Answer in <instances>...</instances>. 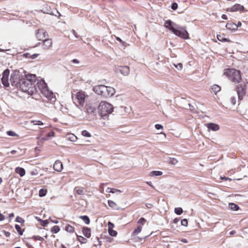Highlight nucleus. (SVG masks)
Masks as SVG:
<instances>
[{
    "mask_svg": "<svg viewBox=\"0 0 248 248\" xmlns=\"http://www.w3.org/2000/svg\"><path fill=\"white\" fill-rule=\"evenodd\" d=\"M33 78H20V89L29 95H32L36 91V88L31 83Z\"/></svg>",
    "mask_w": 248,
    "mask_h": 248,
    "instance_id": "nucleus-1",
    "label": "nucleus"
},
{
    "mask_svg": "<svg viewBox=\"0 0 248 248\" xmlns=\"http://www.w3.org/2000/svg\"><path fill=\"white\" fill-rule=\"evenodd\" d=\"M98 113L103 119H106L113 110L112 105L106 101H101L98 107Z\"/></svg>",
    "mask_w": 248,
    "mask_h": 248,
    "instance_id": "nucleus-2",
    "label": "nucleus"
},
{
    "mask_svg": "<svg viewBox=\"0 0 248 248\" xmlns=\"http://www.w3.org/2000/svg\"><path fill=\"white\" fill-rule=\"evenodd\" d=\"M242 78H232V81L239 83L236 86V89L239 101L242 100L246 94V84L242 81Z\"/></svg>",
    "mask_w": 248,
    "mask_h": 248,
    "instance_id": "nucleus-3",
    "label": "nucleus"
},
{
    "mask_svg": "<svg viewBox=\"0 0 248 248\" xmlns=\"http://www.w3.org/2000/svg\"><path fill=\"white\" fill-rule=\"evenodd\" d=\"M2 84L5 87L10 86V83L13 87H19L20 78H0Z\"/></svg>",
    "mask_w": 248,
    "mask_h": 248,
    "instance_id": "nucleus-4",
    "label": "nucleus"
},
{
    "mask_svg": "<svg viewBox=\"0 0 248 248\" xmlns=\"http://www.w3.org/2000/svg\"><path fill=\"white\" fill-rule=\"evenodd\" d=\"M175 35L186 39L188 38V33L185 28L181 27H177L175 28L172 32Z\"/></svg>",
    "mask_w": 248,
    "mask_h": 248,
    "instance_id": "nucleus-5",
    "label": "nucleus"
},
{
    "mask_svg": "<svg viewBox=\"0 0 248 248\" xmlns=\"http://www.w3.org/2000/svg\"><path fill=\"white\" fill-rule=\"evenodd\" d=\"M86 111L89 117H94L97 114L96 105L92 104H88L86 105Z\"/></svg>",
    "mask_w": 248,
    "mask_h": 248,
    "instance_id": "nucleus-6",
    "label": "nucleus"
},
{
    "mask_svg": "<svg viewBox=\"0 0 248 248\" xmlns=\"http://www.w3.org/2000/svg\"><path fill=\"white\" fill-rule=\"evenodd\" d=\"M224 75L229 78H241L240 71L233 68L226 69Z\"/></svg>",
    "mask_w": 248,
    "mask_h": 248,
    "instance_id": "nucleus-7",
    "label": "nucleus"
},
{
    "mask_svg": "<svg viewBox=\"0 0 248 248\" xmlns=\"http://www.w3.org/2000/svg\"><path fill=\"white\" fill-rule=\"evenodd\" d=\"M87 97H88V95L85 94V92L79 91L77 93L76 97L79 105L83 107L85 102V99Z\"/></svg>",
    "mask_w": 248,
    "mask_h": 248,
    "instance_id": "nucleus-8",
    "label": "nucleus"
},
{
    "mask_svg": "<svg viewBox=\"0 0 248 248\" xmlns=\"http://www.w3.org/2000/svg\"><path fill=\"white\" fill-rule=\"evenodd\" d=\"M103 93V97H110L113 95L115 93V90L113 88L109 87V86H104Z\"/></svg>",
    "mask_w": 248,
    "mask_h": 248,
    "instance_id": "nucleus-9",
    "label": "nucleus"
},
{
    "mask_svg": "<svg viewBox=\"0 0 248 248\" xmlns=\"http://www.w3.org/2000/svg\"><path fill=\"white\" fill-rule=\"evenodd\" d=\"M227 12H235L237 11H246L244 7L240 4L236 3L231 7L228 8L226 10Z\"/></svg>",
    "mask_w": 248,
    "mask_h": 248,
    "instance_id": "nucleus-10",
    "label": "nucleus"
},
{
    "mask_svg": "<svg viewBox=\"0 0 248 248\" xmlns=\"http://www.w3.org/2000/svg\"><path fill=\"white\" fill-rule=\"evenodd\" d=\"M37 85L42 94H44L49 90L47 84L43 78H41V80L37 83Z\"/></svg>",
    "mask_w": 248,
    "mask_h": 248,
    "instance_id": "nucleus-11",
    "label": "nucleus"
},
{
    "mask_svg": "<svg viewBox=\"0 0 248 248\" xmlns=\"http://www.w3.org/2000/svg\"><path fill=\"white\" fill-rule=\"evenodd\" d=\"M52 46L51 39H45L43 40L42 48L45 50L50 49Z\"/></svg>",
    "mask_w": 248,
    "mask_h": 248,
    "instance_id": "nucleus-12",
    "label": "nucleus"
},
{
    "mask_svg": "<svg viewBox=\"0 0 248 248\" xmlns=\"http://www.w3.org/2000/svg\"><path fill=\"white\" fill-rule=\"evenodd\" d=\"M47 36L46 32L43 29H39L36 33V37L39 40H43L46 39Z\"/></svg>",
    "mask_w": 248,
    "mask_h": 248,
    "instance_id": "nucleus-13",
    "label": "nucleus"
},
{
    "mask_svg": "<svg viewBox=\"0 0 248 248\" xmlns=\"http://www.w3.org/2000/svg\"><path fill=\"white\" fill-rule=\"evenodd\" d=\"M53 168L55 170L61 172L63 169V166L62 162L59 160H56L53 165Z\"/></svg>",
    "mask_w": 248,
    "mask_h": 248,
    "instance_id": "nucleus-14",
    "label": "nucleus"
},
{
    "mask_svg": "<svg viewBox=\"0 0 248 248\" xmlns=\"http://www.w3.org/2000/svg\"><path fill=\"white\" fill-rule=\"evenodd\" d=\"M48 99L50 100L52 102H54L56 100V98L54 94L52 91L47 90L43 94Z\"/></svg>",
    "mask_w": 248,
    "mask_h": 248,
    "instance_id": "nucleus-15",
    "label": "nucleus"
},
{
    "mask_svg": "<svg viewBox=\"0 0 248 248\" xmlns=\"http://www.w3.org/2000/svg\"><path fill=\"white\" fill-rule=\"evenodd\" d=\"M104 85H96L93 88V91L97 94L103 96V92Z\"/></svg>",
    "mask_w": 248,
    "mask_h": 248,
    "instance_id": "nucleus-16",
    "label": "nucleus"
},
{
    "mask_svg": "<svg viewBox=\"0 0 248 248\" xmlns=\"http://www.w3.org/2000/svg\"><path fill=\"white\" fill-rule=\"evenodd\" d=\"M206 126L209 130L213 131H216L219 129V125L214 123H208L206 124Z\"/></svg>",
    "mask_w": 248,
    "mask_h": 248,
    "instance_id": "nucleus-17",
    "label": "nucleus"
},
{
    "mask_svg": "<svg viewBox=\"0 0 248 248\" xmlns=\"http://www.w3.org/2000/svg\"><path fill=\"white\" fill-rule=\"evenodd\" d=\"M173 23L170 20H166L164 23V26L165 28H167L169 30L171 31L172 32L175 29V28L172 26Z\"/></svg>",
    "mask_w": 248,
    "mask_h": 248,
    "instance_id": "nucleus-18",
    "label": "nucleus"
},
{
    "mask_svg": "<svg viewBox=\"0 0 248 248\" xmlns=\"http://www.w3.org/2000/svg\"><path fill=\"white\" fill-rule=\"evenodd\" d=\"M82 233L87 238H90L91 236V230L87 227L82 228Z\"/></svg>",
    "mask_w": 248,
    "mask_h": 248,
    "instance_id": "nucleus-19",
    "label": "nucleus"
},
{
    "mask_svg": "<svg viewBox=\"0 0 248 248\" xmlns=\"http://www.w3.org/2000/svg\"><path fill=\"white\" fill-rule=\"evenodd\" d=\"M227 29L232 31H236L237 30L236 24L233 22H228L226 25Z\"/></svg>",
    "mask_w": 248,
    "mask_h": 248,
    "instance_id": "nucleus-20",
    "label": "nucleus"
},
{
    "mask_svg": "<svg viewBox=\"0 0 248 248\" xmlns=\"http://www.w3.org/2000/svg\"><path fill=\"white\" fill-rule=\"evenodd\" d=\"M119 71L124 76H127L129 73V68L126 66H121Z\"/></svg>",
    "mask_w": 248,
    "mask_h": 248,
    "instance_id": "nucleus-21",
    "label": "nucleus"
},
{
    "mask_svg": "<svg viewBox=\"0 0 248 248\" xmlns=\"http://www.w3.org/2000/svg\"><path fill=\"white\" fill-rule=\"evenodd\" d=\"M75 191H76L78 195H83L85 193V189L83 187L80 186H77L75 188Z\"/></svg>",
    "mask_w": 248,
    "mask_h": 248,
    "instance_id": "nucleus-22",
    "label": "nucleus"
},
{
    "mask_svg": "<svg viewBox=\"0 0 248 248\" xmlns=\"http://www.w3.org/2000/svg\"><path fill=\"white\" fill-rule=\"evenodd\" d=\"M15 171L21 177L23 176L25 174V170L22 168L17 167Z\"/></svg>",
    "mask_w": 248,
    "mask_h": 248,
    "instance_id": "nucleus-23",
    "label": "nucleus"
},
{
    "mask_svg": "<svg viewBox=\"0 0 248 248\" xmlns=\"http://www.w3.org/2000/svg\"><path fill=\"white\" fill-rule=\"evenodd\" d=\"M217 39L219 41H221V42H230V40H229L228 39H227V38H226L225 37V36L224 34H218V35H217Z\"/></svg>",
    "mask_w": 248,
    "mask_h": 248,
    "instance_id": "nucleus-24",
    "label": "nucleus"
},
{
    "mask_svg": "<svg viewBox=\"0 0 248 248\" xmlns=\"http://www.w3.org/2000/svg\"><path fill=\"white\" fill-rule=\"evenodd\" d=\"M211 89L216 94L220 91L221 87L215 84L212 86Z\"/></svg>",
    "mask_w": 248,
    "mask_h": 248,
    "instance_id": "nucleus-25",
    "label": "nucleus"
},
{
    "mask_svg": "<svg viewBox=\"0 0 248 248\" xmlns=\"http://www.w3.org/2000/svg\"><path fill=\"white\" fill-rule=\"evenodd\" d=\"M229 207L233 211H237L239 208L238 205L234 203H230Z\"/></svg>",
    "mask_w": 248,
    "mask_h": 248,
    "instance_id": "nucleus-26",
    "label": "nucleus"
},
{
    "mask_svg": "<svg viewBox=\"0 0 248 248\" xmlns=\"http://www.w3.org/2000/svg\"><path fill=\"white\" fill-rule=\"evenodd\" d=\"M108 205L112 208H113L114 209H116V210L118 209V206L117 205L116 203L114 202L111 201V200H108Z\"/></svg>",
    "mask_w": 248,
    "mask_h": 248,
    "instance_id": "nucleus-27",
    "label": "nucleus"
},
{
    "mask_svg": "<svg viewBox=\"0 0 248 248\" xmlns=\"http://www.w3.org/2000/svg\"><path fill=\"white\" fill-rule=\"evenodd\" d=\"M79 218L82 219V220L85 222L86 224H89L90 223V219L88 216L85 215V216H80Z\"/></svg>",
    "mask_w": 248,
    "mask_h": 248,
    "instance_id": "nucleus-28",
    "label": "nucleus"
},
{
    "mask_svg": "<svg viewBox=\"0 0 248 248\" xmlns=\"http://www.w3.org/2000/svg\"><path fill=\"white\" fill-rule=\"evenodd\" d=\"M76 235L78 238V241L81 244H85L87 242V240L84 237H83L82 236L78 235L77 233H76Z\"/></svg>",
    "mask_w": 248,
    "mask_h": 248,
    "instance_id": "nucleus-29",
    "label": "nucleus"
},
{
    "mask_svg": "<svg viewBox=\"0 0 248 248\" xmlns=\"http://www.w3.org/2000/svg\"><path fill=\"white\" fill-rule=\"evenodd\" d=\"M65 230L67 232H70V233H73L74 232V228L71 226L69 224H67L65 228Z\"/></svg>",
    "mask_w": 248,
    "mask_h": 248,
    "instance_id": "nucleus-30",
    "label": "nucleus"
},
{
    "mask_svg": "<svg viewBox=\"0 0 248 248\" xmlns=\"http://www.w3.org/2000/svg\"><path fill=\"white\" fill-rule=\"evenodd\" d=\"M162 174V172L161 171H152L150 173V175L151 176H160Z\"/></svg>",
    "mask_w": 248,
    "mask_h": 248,
    "instance_id": "nucleus-31",
    "label": "nucleus"
},
{
    "mask_svg": "<svg viewBox=\"0 0 248 248\" xmlns=\"http://www.w3.org/2000/svg\"><path fill=\"white\" fill-rule=\"evenodd\" d=\"M167 162L169 164H172V165H175L178 162V161L175 158L170 157L169 158H168V159L167 160Z\"/></svg>",
    "mask_w": 248,
    "mask_h": 248,
    "instance_id": "nucleus-32",
    "label": "nucleus"
},
{
    "mask_svg": "<svg viewBox=\"0 0 248 248\" xmlns=\"http://www.w3.org/2000/svg\"><path fill=\"white\" fill-rule=\"evenodd\" d=\"M142 230V227L141 226H138L133 232V235H136L139 233Z\"/></svg>",
    "mask_w": 248,
    "mask_h": 248,
    "instance_id": "nucleus-33",
    "label": "nucleus"
},
{
    "mask_svg": "<svg viewBox=\"0 0 248 248\" xmlns=\"http://www.w3.org/2000/svg\"><path fill=\"white\" fill-rule=\"evenodd\" d=\"M60 230V228L58 226H54L51 229V232L53 233L58 232Z\"/></svg>",
    "mask_w": 248,
    "mask_h": 248,
    "instance_id": "nucleus-34",
    "label": "nucleus"
},
{
    "mask_svg": "<svg viewBox=\"0 0 248 248\" xmlns=\"http://www.w3.org/2000/svg\"><path fill=\"white\" fill-rule=\"evenodd\" d=\"M15 229H16V230L17 231V232H18V234L20 235H22L23 234V231L21 230V227H20L19 225L16 224Z\"/></svg>",
    "mask_w": 248,
    "mask_h": 248,
    "instance_id": "nucleus-35",
    "label": "nucleus"
},
{
    "mask_svg": "<svg viewBox=\"0 0 248 248\" xmlns=\"http://www.w3.org/2000/svg\"><path fill=\"white\" fill-rule=\"evenodd\" d=\"M174 213L178 215H180L183 213V209L181 207L175 208L174 209Z\"/></svg>",
    "mask_w": 248,
    "mask_h": 248,
    "instance_id": "nucleus-36",
    "label": "nucleus"
},
{
    "mask_svg": "<svg viewBox=\"0 0 248 248\" xmlns=\"http://www.w3.org/2000/svg\"><path fill=\"white\" fill-rule=\"evenodd\" d=\"M46 194V190L44 189H41L39 192V195L40 197L45 196Z\"/></svg>",
    "mask_w": 248,
    "mask_h": 248,
    "instance_id": "nucleus-37",
    "label": "nucleus"
},
{
    "mask_svg": "<svg viewBox=\"0 0 248 248\" xmlns=\"http://www.w3.org/2000/svg\"><path fill=\"white\" fill-rule=\"evenodd\" d=\"M31 238L34 240H39L41 241H43L44 240L42 237H41L39 235H33L31 237Z\"/></svg>",
    "mask_w": 248,
    "mask_h": 248,
    "instance_id": "nucleus-38",
    "label": "nucleus"
},
{
    "mask_svg": "<svg viewBox=\"0 0 248 248\" xmlns=\"http://www.w3.org/2000/svg\"><path fill=\"white\" fill-rule=\"evenodd\" d=\"M10 74V71L8 69H6L2 73V78H8Z\"/></svg>",
    "mask_w": 248,
    "mask_h": 248,
    "instance_id": "nucleus-39",
    "label": "nucleus"
},
{
    "mask_svg": "<svg viewBox=\"0 0 248 248\" xmlns=\"http://www.w3.org/2000/svg\"><path fill=\"white\" fill-rule=\"evenodd\" d=\"M109 234L112 236H116L117 234V232L113 229L108 230Z\"/></svg>",
    "mask_w": 248,
    "mask_h": 248,
    "instance_id": "nucleus-40",
    "label": "nucleus"
},
{
    "mask_svg": "<svg viewBox=\"0 0 248 248\" xmlns=\"http://www.w3.org/2000/svg\"><path fill=\"white\" fill-rule=\"evenodd\" d=\"M81 133H82V135L84 137H91V134L87 130H83L82 131Z\"/></svg>",
    "mask_w": 248,
    "mask_h": 248,
    "instance_id": "nucleus-41",
    "label": "nucleus"
},
{
    "mask_svg": "<svg viewBox=\"0 0 248 248\" xmlns=\"http://www.w3.org/2000/svg\"><path fill=\"white\" fill-rule=\"evenodd\" d=\"M7 134L9 136H12V137H16L18 135L16 134L15 132H14L13 131H8L7 132Z\"/></svg>",
    "mask_w": 248,
    "mask_h": 248,
    "instance_id": "nucleus-42",
    "label": "nucleus"
},
{
    "mask_svg": "<svg viewBox=\"0 0 248 248\" xmlns=\"http://www.w3.org/2000/svg\"><path fill=\"white\" fill-rule=\"evenodd\" d=\"M15 221L17 222L20 223H23L24 222V220L21 217L17 216L16 218Z\"/></svg>",
    "mask_w": 248,
    "mask_h": 248,
    "instance_id": "nucleus-43",
    "label": "nucleus"
},
{
    "mask_svg": "<svg viewBox=\"0 0 248 248\" xmlns=\"http://www.w3.org/2000/svg\"><path fill=\"white\" fill-rule=\"evenodd\" d=\"M108 192H110V193H114L116 191H117V192H121V191L120 190H118V189H111V188H108Z\"/></svg>",
    "mask_w": 248,
    "mask_h": 248,
    "instance_id": "nucleus-44",
    "label": "nucleus"
},
{
    "mask_svg": "<svg viewBox=\"0 0 248 248\" xmlns=\"http://www.w3.org/2000/svg\"><path fill=\"white\" fill-rule=\"evenodd\" d=\"M31 123H32L34 125H43V123L40 121H31Z\"/></svg>",
    "mask_w": 248,
    "mask_h": 248,
    "instance_id": "nucleus-45",
    "label": "nucleus"
},
{
    "mask_svg": "<svg viewBox=\"0 0 248 248\" xmlns=\"http://www.w3.org/2000/svg\"><path fill=\"white\" fill-rule=\"evenodd\" d=\"M41 225L43 227H46L48 224V221L47 220H41Z\"/></svg>",
    "mask_w": 248,
    "mask_h": 248,
    "instance_id": "nucleus-46",
    "label": "nucleus"
},
{
    "mask_svg": "<svg viewBox=\"0 0 248 248\" xmlns=\"http://www.w3.org/2000/svg\"><path fill=\"white\" fill-rule=\"evenodd\" d=\"M181 224L184 226H187L188 224V222L186 219H183L181 220Z\"/></svg>",
    "mask_w": 248,
    "mask_h": 248,
    "instance_id": "nucleus-47",
    "label": "nucleus"
},
{
    "mask_svg": "<svg viewBox=\"0 0 248 248\" xmlns=\"http://www.w3.org/2000/svg\"><path fill=\"white\" fill-rule=\"evenodd\" d=\"M145 221H146V219L143 217H141L139 219V220L138 221V223L141 224L142 225H144Z\"/></svg>",
    "mask_w": 248,
    "mask_h": 248,
    "instance_id": "nucleus-48",
    "label": "nucleus"
},
{
    "mask_svg": "<svg viewBox=\"0 0 248 248\" xmlns=\"http://www.w3.org/2000/svg\"><path fill=\"white\" fill-rule=\"evenodd\" d=\"M108 230H110V229H113V228L114 226L113 223H112V222H111L110 221H109L108 222Z\"/></svg>",
    "mask_w": 248,
    "mask_h": 248,
    "instance_id": "nucleus-49",
    "label": "nucleus"
},
{
    "mask_svg": "<svg viewBox=\"0 0 248 248\" xmlns=\"http://www.w3.org/2000/svg\"><path fill=\"white\" fill-rule=\"evenodd\" d=\"M177 7L178 4L174 2L171 4V8L172 10H175L176 9H177Z\"/></svg>",
    "mask_w": 248,
    "mask_h": 248,
    "instance_id": "nucleus-50",
    "label": "nucleus"
},
{
    "mask_svg": "<svg viewBox=\"0 0 248 248\" xmlns=\"http://www.w3.org/2000/svg\"><path fill=\"white\" fill-rule=\"evenodd\" d=\"M174 66L178 70H181L183 68V64L181 63H179L177 65L174 64Z\"/></svg>",
    "mask_w": 248,
    "mask_h": 248,
    "instance_id": "nucleus-51",
    "label": "nucleus"
},
{
    "mask_svg": "<svg viewBox=\"0 0 248 248\" xmlns=\"http://www.w3.org/2000/svg\"><path fill=\"white\" fill-rule=\"evenodd\" d=\"M155 128L157 129V130H159V129H162L163 127V126L161 125V124H156L155 125Z\"/></svg>",
    "mask_w": 248,
    "mask_h": 248,
    "instance_id": "nucleus-52",
    "label": "nucleus"
},
{
    "mask_svg": "<svg viewBox=\"0 0 248 248\" xmlns=\"http://www.w3.org/2000/svg\"><path fill=\"white\" fill-rule=\"evenodd\" d=\"M231 103L232 104L234 105L236 103V98L235 97H233V96H232L231 98Z\"/></svg>",
    "mask_w": 248,
    "mask_h": 248,
    "instance_id": "nucleus-53",
    "label": "nucleus"
},
{
    "mask_svg": "<svg viewBox=\"0 0 248 248\" xmlns=\"http://www.w3.org/2000/svg\"><path fill=\"white\" fill-rule=\"evenodd\" d=\"M39 55V54H33L32 55H31L30 58L32 59L36 58Z\"/></svg>",
    "mask_w": 248,
    "mask_h": 248,
    "instance_id": "nucleus-54",
    "label": "nucleus"
},
{
    "mask_svg": "<svg viewBox=\"0 0 248 248\" xmlns=\"http://www.w3.org/2000/svg\"><path fill=\"white\" fill-rule=\"evenodd\" d=\"M146 207L148 209H151L153 207V205L151 203H147L145 204Z\"/></svg>",
    "mask_w": 248,
    "mask_h": 248,
    "instance_id": "nucleus-55",
    "label": "nucleus"
},
{
    "mask_svg": "<svg viewBox=\"0 0 248 248\" xmlns=\"http://www.w3.org/2000/svg\"><path fill=\"white\" fill-rule=\"evenodd\" d=\"M31 56V54L29 53H26L23 54V56L27 58H30V57Z\"/></svg>",
    "mask_w": 248,
    "mask_h": 248,
    "instance_id": "nucleus-56",
    "label": "nucleus"
},
{
    "mask_svg": "<svg viewBox=\"0 0 248 248\" xmlns=\"http://www.w3.org/2000/svg\"><path fill=\"white\" fill-rule=\"evenodd\" d=\"M55 133L53 131H51L49 133H48L47 136L48 137H51V136H54Z\"/></svg>",
    "mask_w": 248,
    "mask_h": 248,
    "instance_id": "nucleus-57",
    "label": "nucleus"
},
{
    "mask_svg": "<svg viewBox=\"0 0 248 248\" xmlns=\"http://www.w3.org/2000/svg\"><path fill=\"white\" fill-rule=\"evenodd\" d=\"M4 216L2 214L0 213V221H3V220H4Z\"/></svg>",
    "mask_w": 248,
    "mask_h": 248,
    "instance_id": "nucleus-58",
    "label": "nucleus"
},
{
    "mask_svg": "<svg viewBox=\"0 0 248 248\" xmlns=\"http://www.w3.org/2000/svg\"><path fill=\"white\" fill-rule=\"evenodd\" d=\"M4 233L6 237H9L10 235V233L8 232L4 231Z\"/></svg>",
    "mask_w": 248,
    "mask_h": 248,
    "instance_id": "nucleus-59",
    "label": "nucleus"
},
{
    "mask_svg": "<svg viewBox=\"0 0 248 248\" xmlns=\"http://www.w3.org/2000/svg\"><path fill=\"white\" fill-rule=\"evenodd\" d=\"M96 240H97V241L98 245L99 246H101V242H101V241H100V240H99V238H98V237H96Z\"/></svg>",
    "mask_w": 248,
    "mask_h": 248,
    "instance_id": "nucleus-60",
    "label": "nucleus"
},
{
    "mask_svg": "<svg viewBox=\"0 0 248 248\" xmlns=\"http://www.w3.org/2000/svg\"><path fill=\"white\" fill-rule=\"evenodd\" d=\"M221 17L222 19H225V20H227L228 19L227 16L224 14L222 15Z\"/></svg>",
    "mask_w": 248,
    "mask_h": 248,
    "instance_id": "nucleus-61",
    "label": "nucleus"
},
{
    "mask_svg": "<svg viewBox=\"0 0 248 248\" xmlns=\"http://www.w3.org/2000/svg\"><path fill=\"white\" fill-rule=\"evenodd\" d=\"M179 221V219L178 218H175V219H173V222L174 223H177Z\"/></svg>",
    "mask_w": 248,
    "mask_h": 248,
    "instance_id": "nucleus-62",
    "label": "nucleus"
},
{
    "mask_svg": "<svg viewBox=\"0 0 248 248\" xmlns=\"http://www.w3.org/2000/svg\"><path fill=\"white\" fill-rule=\"evenodd\" d=\"M72 62L73 63H79V61L77 59H73L72 60Z\"/></svg>",
    "mask_w": 248,
    "mask_h": 248,
    "instance_id": "nucleus-63",
    "label": "nucleus"
},
{
    "mask_svg": "<svg viewBox=\"0 0 248 248\" xmlns=\"http://www.w3.org/2000/svg\"><path fill=\"white\" fill-rule=\"evenodd\" d=\"M235 233H236L235 231L232 230L230 232L229 234H230V235H232L234 234Z\"/></svg>",
    "mask_w": 248,
    "mask_h": 248,
    "instance_id": "nucleus-64",
    "label": "nucleus"
}]
</instances>
